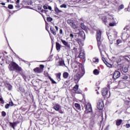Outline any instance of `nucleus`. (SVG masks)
<instances>
[{
  "mask_svg": "<svg viewBox=\"0 0 130 130\" xmlns=\"http://www.w3.org/2000/svg\"><path fill=\"white\" fill-rule=\"evenodd\" d=\"M42 16L43 18H44V19L45 20V17H44V15H43V14H42Z\"/></svg>",
  "mask_w": 130,
  "mask_h": 130,
  "instance_id": "obj_61",
  "label": "nucleus"
},
{
  "mask_svg": "<svg viewBox=\"0 0 130 130\" xmlns=\"http://www.w3.org/2000/svg\"><path fill=\"white\" fill-rule=\"evenodd\" d=\"M10 107V105L9 104H7L5 105V108L6 109H8V108Z\"/></svg>",
  "mask_w": 130,
  "mask_h": 130,
  "instance_id": "obj_47",
  "label": "nucleus"
},
{
  "mask_svg": "<svg viewBox=\"0 0 130 130\" xmlns=\"http://www.w3.org/2000/svg\"><path fill=\"white\" fill-rule=\"evenodd\" d=\"M93 125H90L89 128H90L91 130H93Z\"/></svg>",
  "mask_w": 130,
  "mask_h": 130,
  "instance_id": "obj_53",
  "label": "nucleus"
},
{
  "mask_svg": "<svg viewBox=\"0 0 130 130\" xmlns=\"http://www.w3.org/2000/svg\"><path fill=\"white\" fill-rule=\"evenodd\" d=\"M123 122V120L122 119H117L116 120V125L117 126H119L120 125H121V123Z\"/></svg>",
  "mask_w": 130,
  "mask_h": 130,
  "instance_id": "obj_15",
  "label": "nucleus"
},
{
  "mask_svg": "<svg viewBox=\"0 0 130 130\" xmlns=\"http://www.w3.org/2000/svg\"><path fill=\"white\" fill-rule=\"evenodd\" d=\"M54 11L55 13L58 15V14H59V13H61V10H60L57 7L55 8Z\"/></svg>",
  "mask_w": 130,
  "mask_h": 130,
  "instance_id": "obj_22",
  "label": "nucleus"
},
{
  "mask_svg": "<svg viewBox=\"0 0 130 130\" xmlns=\"http://www.w3.org/2000/svg\"><path fill=\"white\" fill-rule=\"evenodd\" d=\"M122 42V41H121V40L118 39L117 40V45H119L120 43H121Z\"/></svg>",
  "mask_w": 130,
  "mask_h": 130,
  "instance_id": "obj_37",
  "label": "nucleus"
},
{
  "mask_svg": "<svg viewBox=\"0 0 130 130\" xmlns=\"http://www.w3.org/2000/svg\"><path fill=\"white\" fill-rule=\"evenodd\" d=\"M93 62H99V59L98 58L95 57L93 58Z\"/></svg>",
  "mask_w": 130,
  "mask_h": 130,
  "instance_id": "obj_28",
  "label": "nucleus"
},
{
  "mask_svg": "<svg viewBox=\"0 0 130 130\" xmlns=\"http://www.w3.org/2000/svg\"><path fill=\"white\" fill-rule=\"evenodd\" d=\"M44 75H45V76H46V77H47V76H48V73H45V72H44Z\"/></svg>",
  "mask_w": 130,
  "mask_h": 130,
  "instance_id": "obj_58",
  "label": "nucleus"
},
{
  "mask_svg": "<svg viewBox=\"0 0 130 130\" xmlns=\"http://www.w3.org/2000/svg\"><path fill=\"white\" fill-rule=\"evenodd\" d=\"M60 41L63 45H64V46L68 48V49H71V45L69 44V42H67L66 40H62V39H60Z\"/></svg>",
  "mask_w": 130,
  "mask_h": 130,
  "instance_id": "obj_11",
  "label": "nucleus"
},
{
  "mask_svg": "<svg viewBox=\"0 0 130 130\" xmlns=\"http://www.w3.org/2000/svg\"><path fill=\"white\" fill-rule=\"evenodd\" d=\"M102 60L104 63H106V62H107V61H106V59H105V58L104 57H102Z\"/></svg>",
  "mask_w": 130,
  "mask_h": 130,
  "instance_id": "obj_48",
  "label": "nucleus"
},
{
  "mask_svg": "<svg viewBox=\"0 0 130 130\" xmlns=\"http://www.w3.org/2000/svg\"><path fill=\"white\" fill-rule=\"evenodd\" d=\"M108 88H110V85H108Z\"/></svg>",
  "mask_w": 130,
  "mask_h": 130,
  "instance_id": "obj_64",
  "label": "nucleus"
},
{
  "mask_svg": "<svg viewBox=\"0 0 130 130\" xmlns=\"http://www.w3.org/2000/svg\"><path fill=\"white\" fill-rule=\"evenodd\" d=\"M63 78H64V79H68V78H69V73L64 72L63 73Z\"/></svg>",
  "mask_w": 130,
  "mask_h": 130,
  "instance_id": "obj_21",
  "label": "nucleus"
},
{
  "mask_svg": "<svg viewBox=\"0 0 130 130\" xmlns=\"http://www.w3.org/2000/svg\"><path fill=\"white\" fill-rule=\"evenodd\" d=\"M55 76L57 81H59L61 80V79L60 78V76H61V73H57L55 74Z\"/></svg>",
  "mask_w": 130,
  "mask_h": 130,
  "instance_id": "obj_17",
  "label": "nucleus"
},
{
  "mask_svg": "<svg viewBox=\"0 0 130 130\" xmlns=\"http://www.w3.org/2000/svg\"><path fill=\"white\" fill-rule=\"evenodd\" d=\"M60 8H64V9H66L67 8V5L62 4L60 6Z\"/></svg>",
  "mask_w": 130,
  "mask_h": 130,
  "instance_id": "obj_43",
  "label": "nucleus"
},
{
  "mask_svg": "<svg viewBox=\"0 0 130 130\" xmlns=\"http://www.w3.org/2000/svg\"><path fill=\"white\" fill-rule=\"evenodd\" d=\"M59 66L63 67V66H66V64L64 63V60H61L60 61H59Z\"/></svg>",
  "mask_w": 130,
  "mask_h": 130,
  "instance_id": "obj_23",
  "label": "nucleus"
},
{
  "mask_svg": "<svg viewBox=\"0 0 130 130\" xmlns=\"http://www.w3.org/2000/svg\"><path fill=\"white\" fill-rule=\"evenodd\" d=\"M53 19L51 17H47V22H51V21H53Z\"/></svg>",
  "mask_w": 130,
  "mask_h": 130,
  "instance_id": "obj_33",
  "label": "nucleus"
},
{
  "mask_svg": "<svg viewBox=\"0 0 130 130\" xmlns=\"http://www.w3.org/2000/svg\"><path fill=\"white\" fill-rule=\"evenodd\" d=\"M77 50H78V49L76 47H74V48H73L72 52H74V53H76V52H77Z\"/></svg>",
  "mask_w": 130,
  "mask_h": 130,
  "instance_id": "obj_38",
  "label": "nucleus"
},
{
  "mask_svg": "<svg viewBox=\"0 0 130 130\" xmlns=\"http://www.w3.org/2000/svg\"><path fill=\"white\" fill-rule=\"evenodd\" d=\"M0 5H2V6H5L6 5V3H0Z\"/></svg>",
  "mask_w": 130,
  "mask_h": 130,
  "instance_id": "obj_60",
  "label": "nucleus"
},
{
  "mask_svg": "<svg viewBox=\"0 0 130 130\" xmlns=\"http://www.w3.org/2000/svg\"><path fill=\"white\" fill-rule=\"evenodd\" d=\"M59 113H60L61 114H63V110H61V109H59V110L58 111Z\"/></svg>",
  "mask_w": 130,
  "mask_h": 130,
  "instance_id": "obj_41",
  "label": "nucleus"
},
{
  "mask_svg": "<svg viewBox=\"0 0 130 130\" xmlns=\"http://www.w3.org/2000/svg\"><path fill=\"white\" fill-rule=\"evenodd\" d=\"M0 102H2V103H4V99H3V97H2V94H0Z\"/></svg>",
  "mask_w": 130,
  "mask_h": 130,
  "instance_id": "obj_39",
  "label": "nucleus"
},
{
  "mask_svg": "<svg viewBox=\"0 0 130 130\" xmlns=\"http://www.w3.org/2000/svg\"><path fill=\"white\" fill-rule=\"evenodd\" d=\"M72 68H74V72L77 73L75 76L74 80L76 84L79 83L81 78L85 75V69L83 68L82 63L80 62H74L72 63Z\"/></svg>",
  "mask_w": 130,
  "mask_h": 130,
  "instance_id": "obj_1",
  "label": "nucleus"
},
{
  "mask_svg": "<svg viewBox=\"0 0 130 130\" xmlns=\"http://www.w3.org/2000/svg\"><path fill=\"white\" fill-rule=\"evenodd\" d=\"M19 3H20V0H17L16 2V4L18 5L19 4Z\"/></svg>",
  "mask_w": 130,
  "mask_h": 130,
  "instance_id": "obj_56",
  "label": "nucleus"
},
{
  "mask_svg": "<svg viewBox=\"0 0 130 130\" xmlns=\"http://www.w3.org/2000/svg\"><path fill=\"white\" fill-rule=\"evenodd\" d=\"M108 93V88L105 87L102 90V94L103 96H106Z\"/></svg>",
  "mask_w": 130,
  "mask_h": 130,
  "instance_id": "obj_13",
  "label": "nucleus"
},
{
  "mask_svg": "<svg viewBox=\"0 0 130 130\" xmlns=\"http://www.w3.org/2000/svg\"><path fill=\"white\" fill-rule=\"evenodd\" d=\"M107 129H108V126H107V127H106V128H105V130H107Z\"/></svg>",
  "mask_w": 130,
  "mask_h": 130,
  "instance_id": "obj_62",
  "label": "nucleus"
},
{
  "mask_svg": "<svg viewBox=\"0 0 130 130\" xmlns=\"http://www.w3.org/2000/svg\"><path fill=\"white\" fill-rule=\"evenodd\" d=\"M48 28H49V26L47 25H46V30L48 32L51 41H53L54 38L53 37V36L52 35H51V34H50V32H49V30H48Z\"/></svg>",
  "mask_w": 130,
  "mask_h": 130,
  "instance_id": "obj_14",
  "label": "nucleus"
},
{
  "mask_svg": "<svg viewBox=\"0 0 130 130\" xmlns=\"http://www.w3.org/2000/svg\"><path fill=\"white\" fill-rule=\"evenodd\" d=\"M2 116H3V117H5V116H6L7 115V113H6V112H5V111H2Z\"/></svg>",
  "mask_w": 130,
  "mask_h": 130,
  "instance_id": "obj_36",
  "label": "nucleus"
},
{
  "mask_svg": "<svg viewBox=\"0 0 130 130\" xmlns=\"http://www.w3.org/2000/svg\"><path fill=\"white\" fill-rule=\"evenodd\" d=\"M8 9L13 10V9H14V6L12 4L8 5Z\"/></svg>",
  "mask_w": 130,
  "mask_h": 130,
  "instance_id": "obj_32",
  "label": "nucleus"
},
{
  "mask_svg": "<svg viewBox=\"0 0 130 130\" xmlns=\"http://www.w3.org/2000/svg\"><path fill=\"white\" fill-rule=\"evenodd\" d=\"M105 64L107 66V67H108V68H111L112 67V65L108 63V62H106Z\"/></svg>",
  "mask_w": 130,
  "mask_h": 130,
  "instance_id": "obj_34",
  "label": "nucleus"
},
{
  "mask_svg": "<svg viewBox=\"0 0 130 130\" xmlns=\"http://www.w3.org/2000/svg\"><path fill=\"white\" fill-rule=\"evenodd\" d=\"M50 30L51 31V33H52L53 35H54V36L56 35V31L54 29V27H53V26H51Z\"/></svg>",
  "mask_w": 130,
  "mask_h": 130,
  "instance_id": "obj_16",
  "label": "nucleus"
},
{
  "mask_svg": "<svg viewBox=\"0 0 130 130\" xmlns=\"http://www.w3.org/2000/svg\"><path fill=\"white\" fill-rule=\"evenodd\" d=\"M79 35L81 36V37H83V38H84V36H85V33H84V31H80Z\"/></svg>",
  "mask_w": 130,
  "mask_h": 130,
  "instance_id": "obj_29",
  "label": "nucleus"
},
{
  "mask_svg": "<svg viewBox=\"0 0 130 130\" xmlns=\"http://www.w3.org/2000/svg\"><path fill=\"white\" fill-rule=\"evenodd\" d=\"M85 51L84 50H80V52L79 54V58H82V59H85Z\"/></svg>",
  "mask_w": 130,
  "mask_h": 130,
  "instance_id": "obj_12",
  "label": "nucleus"
},
{
  "mask_svg": "<svg viewBox=\"0 0 130 130\" xmlns=\"http://www.w3.org/2000/svg\"><path fill=\"white\" fill-rule=\"evenodd\" d=\"M41 13H45L46 14V15H47V11H45V10H42L41 11Z\"/></svg>",
  "mask_w": 130,
  "mask_h": 130,
  "instance_id": "obj_45",
  "label": "nucleus"
},
{
  "mask_svg": "<svg viewBox=\"0 0 130 130\" xmlns=\"http://www.w3.org/2000/svg\"><path fill=\"white\" fill-rule=\"evenodd\" d=\"M43 71H44V65L43 64H40L39 67H36L34 69V72L37 74H41V73H43Z\"/></svg>",
  "mask_w": 130,
  "mask_h": 130,
  "instance_id": "obj_5",
  "label": "nucleus"
},
{
  "mask_svg": "<svg viewBox=\"0 0 130 130\" xmlns=\"http://www.w3.org/2000/svg\"><path fill=\"white\" fill-rule=\"evenodd\" d=\"M55 28L56 29V32H57L58 31V27H57V26H55Z\"/></svg>",
  "mask_w": 130,
  "mask_h": 130,
  "instance_id": "obj_54",
  "label": "nucleus"
},
{
  "mask_svg": "<svg viewBox=\"0 0 130 130\" xmlns=\"http://www.w3.org/2000/svg\"><path fill=\"white\" fill-rule=\"evenodd\" d=\"M120 77V72L118 71H115L113 74V80H117Z\"/></svg>",
  "mask_w": 130,
  "mask_h": 130,
  "instance_id": "obj_8",
  "label": "nucleus"
},
{
  "mask_svg": "<svg viewBox=\"0 0 130 130\" xmlns=\"http://www.w3.org/2000/svg\"><path fill=\"white\" fill-rule=\"evenodd\" d=\"M17 5L15 6V8H16V9H20V5L19 4H16Z\"/></svg>",
  "mask_w": 130,
  "mask_h": 130,
  "instance_id": "obj_50",
  "label": "nucleus"
},
{
  "mask_svg": "<svg viewBox=\"0 0 130 130\" xmlns=\"http://www.w3.org/2000/svg\"><path fill=\"white\" fill-rule=\"evenodd\" d=\"M122 78L123 80H127L128 79V77L126 75H124Z\"/></svg>",
  "mask_w": 130,
  "mask_h": 130,
  "instance_id": "obj_40",
  "label": "nucleus"
},
{
  "mask_svg": "<svg viewBox=\"0 0 130 130\" xmlns=\"http://www.w3.org/2000/svg\"><path fill=\"white\" fill-rule=\"evenodd\" d=\"M85 109V112H86V113L92 112V106L91 105V104L87 103Z\"/></svg>",
  "mask_w": 130,
  "mask_h": 130,
  "instance_id": "obj_9",
  "label": "nucleus"
},
{
  "mask_svg": "<svg viewBox=\"0 0 130 130\" xmlns=\"http://www.w3.org/2000/svg\"><path fill=\"white\" fill-rule=\"evenodd\" d=\"M8 69L9 71H16L18 73H20V72H22L23 71V69L14 61H12L10 62L8 66Z\"/></svg>",
  "mask_w": 130,
  "mask_h": 130,
  "instance_id": "obj_3",
  "label": "nucleus"
},
{
  "mask_svg": "<svg viewBox=\"0 0 130 130\" xmlns=\"http://www.w3.org/2000/svg\"><path fill=\"white\" fill-rule=\"evenodd\" d=\"M63 31L62 29H60L59 30V34H60V35H62V34H63Z\"/></svg>",
  "mask_w": 130,
  "mask_h": 130,
  "instance_id": "obj_49",
  "label": "nucleus"
},
{
  "mask_svg": "<svg viewBox=\"0 0 130 130\" xmlns=\"http://www.w3.org/2000/svg\"><path fill=\"white\" fill-rule=\"evenodd\" d=\"M97 108L99 110H103L104 108V102L101 98H99L97 102Z\"/></svg>",
  "mask_w": 130,
  "mask_h": 130,
  "instance_id": "obj_4",
  "label": "nucleus"
},
{
  "mask_svg": "<svg viewBox=\"0 0 130 130\" xmlns=\"http://www.w3.org/2000/svg\"><path fill=\"white\" fill-rule=\"evenodd\" d=\"M42 9V8L41 7H39L38 8V10L39 11H41Z\"/></svg>",
  "mask_w": 130,
  "mask_h": 130,
  "instance_id": "obj_57",
  "label": "nucleus"
},
{
  "mask_svg": "<svg viewBox=\"0 0 130 130\" xmlns=\"http://www.w3.org/2000/svg\"><path fill=\"white\" fill-rule=\"evenodd\" d=\"M43 8V9H44V10H47V9H48L47 6H46L45 5H44Z\"/></svg>",
  "mask_w": 130,
  "mask_h": 130,
  "instance_id": "obj_52",
  "label": "nucleus"
},
{
  "mask_svg": "<svg viewBox=\"0 0 130 130\" xmlns=\"http://www.w3.org/2000/svg\"><path fill=\"white\" fill-rule=\"evenodd\" d=\"M102 23L104 24L106 26H107V24H108V21L107 19V16H102L101 18Z\"/></svg>",
  "mask_w": 130,
  "mask_h": 130,
  "instance_id": "obj_10",
  "label": "nucleus"
},
{
  "mask_svg": "<svg viewBox=\"0 0 130 130\" xmlns=\"http://www.w3.org/2000/svg\"><path fill=\"white\" fill-rule=\"evenodd\" d=\"M61 45L58 42H56V50H60Z\"/></svg>",
  "mask_w": 130,
  "mask_h": 130,
  "instance_id": "obj_18",
  "label": "nucleus"
},
{
  "mask_svg": "<svg viewBox=\"0 0 130 130\" xmlns=\"http://www.w3.org/2000/svg\"><path fill=\"white\" fill-rule=\"evenodd\" d=\"M81 28L83 29V30H86V25L84 24V23L81 24Z\"/></svg>",
  "mask_w": 130,
  "mask_h": 130,
  "instance_id": "obj_30",
  "label": "nucleus"
},
{
  "mask_svg": "<svg viewBox=\"0 0 130 130\" xmlns=\"http://www.w3.org/2000/svg\"><path fill=\"white\" fill-rule=\"evenodd\" d=\"M127 71H128L127 69H126V70H125V72L126 73V72H127Z\"/></svg>",
  "mask_w": 130,
  "mask_h": 130,
  "instance_id": "obj_63",
  "label": "nucleus"
},
{
  "mask_svg": "<svg viewBox=\"0 0 130 130\" xmlns=\"http://www.w3.org/2000/svg\"><path fill=\"white\" fill-rule=\"evenodd\" d=\"M8 90H12V86H10L8 87Z\"/></svg>",
  "mask_w": 130,
  "mask_h": 130,
  "instance_id": "obj_59",
  "label": "nucleus"
},
{
  "mask_svg": "<svg viewBox=\"0 0 130 130\" xmlns=\"http://www.w3.org/2000/svg\"><path fill=\"white\" fill-rule=\"evenodd\" d=\"M124 8V6L123 5L121 4V5L119 6L118 8V10L120 11V10H122Z\"/></svg>",
  "mask_w": 130,
  "mask_h": 130,
  "instance_id": "obj_31",
  "label": "nucleus"
},
{
  "mask_svg": "<svg viewBox=\"0 0 130 130\" xmlns=\"http://www.w3.org/2000/svg\"><path fill=\"white\" fill-rule=\"evenodd\" d=\"M20 75L23 77L24 80L26 81V79H27V77H26V75H25V74L23 73V72L20 73Z\"/></svg>",
  "mask_w": 130,
  "mask_h": 130,
  "instance_id": "obj_26",
  "label": "nucleus"
},
{
  "mask_svg": "<svg viewBox=\"0 0 130 130\" xmlns=\"http://www.w3.org/2000/svg\"><path fill=\"white\" fill-rule=\"evenodd\" d=\"M102 35V31H101V30H97L96 33V38L98 46L99 47L101 54H102V51H104V50H105V45H102V41H101Z\"/></svg>",
  "mask_w": 130,
  "mask_h": 130,
  "instance_id": "obj_2",
  "label": "nucleus"
},
{
  "mask_svg": "<svg viewBox=\"0 0 130 130\" xmlns=\"http://www.w3.org/2000/svg\"><path fill=\"white\" fill-rule=\"evenodd\" d=\"M9 105V106H14V103H13L12 101L9 102V104H8Z\"/></svg>",
  "mask_w": 130,
  "mask_h": 130,
  "instance_id": "obj_46",
  "label": "nucleus"
},
{
  "mask_svg": "<svg viewBox=\"0 0 130 130\" xmlns=\"http://www.w3.org/2000/svg\"><path fill=\"white\" fill-rule=\"evenodd\" d=\"M67 23L73 29H77L78 28V26H77V24H76V22H74V20L72 19H68L67 20Z\"/></svg>",
  "mask_w": 130,
  "mask_h": 130,
  "instance_id": "obj_6",
  "label": "nucleus"
},
{
  "mask_svg": "<svg viewBox=\"0 0 130 130\" xmlns=\"http://www.w3.org/2000/svg\"><path fill=\"white\" fill-rule=\"evenodd\" d=\"M75 106L78 110H80V109H81V105H80L79 103H75Z\"/></svg>",
  "mask_w": 130,
  "mask_h": 130,
  "instance_id": "obj_24",
  "label": "nucleus"
},
{
  "mask_svg": "<svg viewBox=\"0 0 130 130\" xmlns=\"http://www.w3.org/2000/svg\"><path fill=\"white\" fill-rule=\"evenodd\" d=\"M48 9L50 11H52V8H51V7L50 6H48Z\"/></svg>",
  "mask_w": 130,
  "mask_h": 130,
  "instance_id": "obj_55",
  "label": "nucleus"
},
{
  "mask_svg": "<svg viewBox=\"0 0 130 130\" xmlns=\"http://www.w3.org/2000/svg\"><path fill=\"white\" fill-rule=\"evenodd\" d=\"M73 90L74 91L76 94H82V90L79 89V85L78 84L74 86L73 88Z\"/></svg>",
  "mask_w": 130,
  "mask_h": 130,
  "instance_id": "obj_7",
  "label": "nucleus"
},
{
  "mask_svg": "<svg viewBox=\"0 0 130 130\" xmlns=\"http://www.w3.org/2000/svg\"><path fill=\"white\" fill-rule=\"evenodd\" d=\"M53 108L55 110H56V111H58V110L60 109V106L59 105H55Z\"/></svg>",
  "mask_w": 130,
  "mask_h": 130,
  "instance_id": "obj_19",
  "label": "nucleus"
},
{
  "mask_svg": "<svg viewBox=\"0 0 130 130\" xmlns=\"http://www.w3.org/2000/svg\"><path fill=\"white\" fill-rule=\"evenodd\" d=\"M125 127H126V128H129V127H130V124L129 123H126L125 124Z\"/></svg>",
  "mask_w": 130,
  "mask_h": 130,
  "instance_id": "obj_44",
  "label": "nucleus"
},
{
  "mask_svg": "<svg viewBox=\"0 0 130 130\" xmlns=\"http://www.w3.org/2000/svg\"><path fill=\"white\" fill-rule=\"evenodd\" d=\"M122 60H128V57H123Z\"/></svg>",
  "mask_w": 130,
  "mask_h": 130,
  "instance_id": "obj_42",
  "label": "nucleus"
},
{
  "mask_svg": "<svg viewBox=\"0 0 130 130\" xmlns=\"http://www.w3.org/2000/svg\"><path fill=\"white\" fill-rule=\"evenodd\" d=\"M10 125L12 128H15V123L10 122Z\"/></svg>",
  "mask_w": 130,
  "mask_h": 130,
  "instance_id": "obj_35",
  "label": "nucleus"
},
{
  "mask_svg": "<svg viewBox=\"0 0 130 130\" xmlns=\"http://www.w3.org/2000/svg\"><path fill=\"white\" fill-rule=\"evenodd\" d=\"M48 79L52 82V84H56V82L54 81L53 79L51 78V77L48 76Z\"/></svg>",
  "mask_w": 130,
  "mask_h": 130,
  "instance_id": "obj_27",
  "label": "nucleus"
},
{
  "mask_svg": "<svg viewBox=\"0 0 130 130\" xmlns=\"http://www.w3.org/2000/svg\"><path fill=\"white\" fill-rule=\"evenodd\" d=\"M109 26H110V27H114V26H116V22L115 21H113L109 24Z\"/></svg>",
  "mask_w": 130,
  "mask_h": 130,
  "instance_id": "obj_20",
  "label": "nucleus"
},
{
  "mask_svg": "<svg viewBox=\"0 0 130 130\" xmlns=\"http://www.w3.org/2000/svg\"><path fill=\"white\" fill-rule=\"evenodd\" d=\"M93 73L95 76H98V75L100 74L99 70H98V69L94 70Z\"/></svg>",
  "mask_w": 130,
  "mask_h": 130,
  "instance_id": "obj_25",
  "label": "nucleus"
},
{
  "mask_svg": "<svg viewBox=\"0 0 130 130\" xmlns=\"http://www.w3.org/2000/svg\"><path fill=\"white\" fill-rule=\"evenodd\" d=\"M70 37H71V39L72 38H74V35L73 34H70Z\"/></svg>",
  "mask_w": 130,
  "mask_h": 130,
  "instance_id": "obj_51",
  "label": "nucleus"
}]
</instances>
